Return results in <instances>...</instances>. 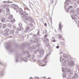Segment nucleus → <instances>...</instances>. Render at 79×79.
Wrapping results in <instances>:
<instances>
[{
	"mask_svg": "<svg viewBox=\"0 0 79 79\" xmlns=\"http://www.w3.org/2000/svg\"><path fill=\"white\" fill-rule=\"evenodd\" d=\"M25 19L27 21H28V20H29L31 22V23H34V19L31 17L28 16H25Z\"/></svg>",
	"mask_w": 79,
	"mask_h": 79,
	"instance_id": "nucleus-1",
	"label": "nucleus"
},
{
	"mask_svg": "<svg viewBox=\"0 0 79 79\" xmlns=\"http://www.w3.org/2000/svg\"><path fill=\"white\" fill-rule=\"evenodd\" d=\"M73 3V2H72V1H71V0H67L66 1V5L65 6V8H66V7H67L66 6H68L70 4H71V5H72Z\"/></svg>",
	"mask_w": 79,
	"mask_h": 79,
	"instance_id": "nucleus-2",
	"label": "nucleus"
},
{
	"mask_svg": "<svg viewBox=\"0 0 79 79\" xmlns=\"http://www.w3.org/2000/svg\"><path fill=\"white\" fill-rule=\"evenodd\" d=\"M67 61H68V64H70V65H73L74 63L73 61H71V57H68L67 59Z\"/></svg>",
	"mask_w": 79,
	"mask_h": 79,
	"instance_id": "nucleus-3",
	"label": "nucleus"
},
{
	"mask_svg": "<svg viewBox=\"0 0 79 79\" xmlns=\"http://www.w3.org/2000/svg\"><path fill=\"white\" fill-rule=\"evenodd\" d=\"M17 12L19 13H20V14L21 15H22V18L23 17V15H24V12L22 10V9H19L17 10Z\"/></svg>",
	"mask_w": 79,
	"mask_h": 79,
	"instance_id": "nucleus-4",
	"label": "nucleus"
},
{
	"mask_svg": "<svg viewBox=\"0 0 79 79\" xmlns=\"http://www.w3.org/2000/svg\"><path fill=\"white\" fill-rule=\"evenodd\" d=\"M61 22H60L59 25V29H60V30H61V28H62V27H61V26H62V25H61Z\"/></svg>",
	"mask_w": 79,
	"mask_h": 79,
	"instance_id": "nucleus-5",
	"label": "nucleus"
},
{
	"mask_svg": "<svg viewBox=\"0 0 79 79\" xmlns=\"http://www.w3.org/2000/svg\"><path fill=\"white\" fill-rule=\"evenodd\" d=\"M40 54L41 55H44V51L43 50H41L40 52Z\"/></svg>",
	"mask_w": 79,
	"mask_h": 79,
	"instance_id": "nucleus-6",
	"label": "nucleus"
},
{
	"mask_svg": "<svg viewBox=\"0 0 79 79\" xmlns=\"http://www.w3.org/2000/svg\"><path fill=\"white\" fill-rule=\"evenodd\" d=\"M14 10H18V7L17 6H14Z\"/></svg>",
	"mask_w": 79,
	"mask_h": 79,
	"instance_id": "nucleus-7",
	"label": "nucleus"
},
{
	"mask_svg": "<svg viewBox=\"0 0 79 79\" xmlns=\"http://www.w3.org/2000/svg\"><path fill=\"white\" fill-rule=\"evenodd\" d=\"M4 31L6 32H8L10 31V29L8 28H6L5 30Z\"/></svg>",
	"mask_w": 79,
	"mask_h": 79,
	"instance_id": "nucleus-8",
	"label": "nucleus"
},
{
	"mask_svg": "<svg viewBox=\"0 0 79 79\" xmlns=\"http://www.w3.org/2000/svg\"><path fill=\"white\" fill-rule=\"evenodd\" d=\"M70 12L71 13H74L75 12V11L74 9H72L70 10Z\"/></svg>",
	"mask_w": 79,
	"mask_h": 79,
	"instance_id": "nucleus-9",
	"label": "nucleus"
},
{
	"mask_svg": "<svg viewBox=\"0 0 79 79\" xmlns=\"http://www.w3.org/2000/svg\"><path fill=\"white\" fill-rule=\"evenodd\" d=\"M6 24H3L2 25V28L3 29H5V28H6Z\"/></svg>",
	"mask_w": 79,
	"mask_h": 79,
	"instance_id": "nucleus-10",
	"label": "nucleus"
},
{
	"mask_svg": "<svg viewBox=\"0 0 79 79\" xmlns=\"http://www.w3.org/2000/svg\"><path fill=\"white\" fill-rule=\"evenodd\" d=\"M9 35V34H8V33H5L4 34V36H8Z\"/></svg>",
	"mask_w": 79,
	"mask_h": 79,
	"instance_id": "nucleus-11",
	"label": "nucleus"
},
{
	"mask_svg": "<svg viewBox=\"0 0 79 79\" xmlns=\"http://www.w3.org/2000/svg\"><path fill=\"white\" fill-rule=\"evenodd\" d=\"M13 18V16L12 15H10L9 17V19H12Z\"/></svg>",
	"mask_w": 79,
	"mask_h": 79,
	"instance_id": "nucleus-12",
	"label": "nucleus"
},
{
	"mask_svg": "<svg viewBox=\"0 0 79 79\" xmlns=\"http://www.w3.org/2000/svg\"><path fill=\"white\" fill-rule=\"evenodd\" d=\"M14 32L15 31H14V30H11L10 31V34H13Z\"/></svg>",
	"mask_w": 79,
	"mask_h": 79,
	"instance_id": "nucleus-13",
	"label": "nucleus"
},
{
	"mask_svg": "<svg viewBox=\"0 0 79 79\" xmlns=\"http://www.w3.org/2000/svg\"><path fill=\"white\" fill-rule=\"evenodd\" d=\"M77 13L78 15H79V8H78L77 9Z\"/></svg>",
	"mask_w": 79,
	"mask_h": 79,
	"instance_id": "nucleus-14",
	"label": "nucleus"
},
{
	"mask_svg": "<svg viewBox=\"0 0 79 79\" xmlns=\"http://www.w3.org/2000/svg\"><path fill=\"white\" fill-rule=\"evenodd\" d=\"M62 76L63 77H66V73L62 74Z\"/></svg>",
	"mask_w": 79,
	"mask_h": 79,
	"instance_id": "nucleus-15",
	"label": "nucleus"
},
{
	"mask_svg": "<svg viewBox=\"0 0 79 79\" xmlns=\"http://www.w3.org/2000/svg\"><path fill=\"white\" fill-rule=\"evenodd\" d=\"M47 30L45 29H44L43 31V33L44 34H46V33H47Z\"/></svg>",
	"mask_w": 79,
	"mask_h": 79,
	"instance_id": "nucleus-16",
	"label": "nucleus"
},
{
	"mask_svg": "<svg viewBox=\"0 0 79 79\" xmlns=\"http://www.w3.org/2000/svg\"><path fill=\"white\" fill-rule=\"evenodd\" d=\"M18 31H21V30H22V28L21 27H18L17 28Z\"/></svg>",
	"mask_w": 79,
	"mask_h": 79,
	"instance_id": "nucleus-17",
	"label": "nucleus"
},
{
	"mask_svg": "<svg viewBox=\"0 0 79 79\" xmlns=\"http://www.w3.org/2000/svg\"><path fill=\"white\" fill-rule=\"evenodd\" d=\"M10 15V13L9 12H7L6 13V15H7V16H9V15Z\"/></svg>",
	"mask_w": 79,
	"mask_h": 79,
	"instance_id": "nucleus-18",
	"label": "nucleus"
},
{
	"mask_svg": "<svg viewBox=\"0 0 79 79\" xmlns=\"http://www.w3.org/2000/svg\"><path fill=\"white\" fill-rule=\"evenodd\" d=\"M1 21H2V22H4L5 21V19L4 18H2V19H1Z\"/></svg>",
	"mask_w": 79,
	"mask_h": 79,
	"instance_id": "nucleus-19",
	"label": "nucleus"
},
{
	"mask_svg": "<svg viewBox=\"0 0 79 79\" xmlns=\"http://www.w3.org/2000/svg\"><path fill=\"white\" fill-rule=\"evenodd\" d=\"M15 20L14 19H13L11 20L10 21V22L11 23H13V22H15Z\"/></svg>",
	"mask_w": 79,
	"mask_h": 79,
	"instance_id": "nucleus-20",
	"label": "nucleus"
},
{
	"mask_svg": "<svg viewBox=\"0 0 79 79\" xmlns=\"http://www.w3.org/2000/svg\"><path fill=\"white\" fill-rule=\"evenodd\" d=\"M66 12H69V8H67L66 10Z\"/></svg>",
	"mask_w": 79,
	"mask_h": 79,
	"instance_id": "nucleus-21",
	"label": "nucleus"
},
{
	"mask_svg": "<svg viewBox=\"0 0 79 79\" xmlns=\"http://www.w3.org/2000/svg\"><path fill=\"white\" fill-rule=\"evenodd\" d=\"M26 30L27 31H29V27H27L26 29Z\"/></svg>",
	"mask_w": 79,
	"mask_h": 79,
	"instance_id": "nucleus-22",
	"label": "nucleus"
},
{
	"mask_svg": "<svg viewBox=\"0 0 79 79\" xmlns=\"http://www.w3.org/2000/svg\"><path fill=\"white\" fill-rule=\"evenodd\" d=\"M6 47L7 49H8V48H9V47H10V46L9 45H8L7 46H6Z\"/></svg>",
	"mask_w": 79,
	"mask_h": 79,
	"instance_id": "nucleus-23",
	"label": "nucleus"
},
{
	"mask_svg": "<svg viewBox=\"0 0 79 79\" xmlns=\"http://www.w3.org/2000/svg\"><path fill=\"white\" fill-rule=\"evenodd\" d=\"M19 26L20 27H21V26H22V23H19Z\"/></svg>",
	"mask_w": 79,
	"mask_h": 79,
	"instance_id": "nucleus-24",
	"label": "nucleus"
},
{
	"mask_svg": "<svg viewBox=\"0 0 79 79\" xmlns=\"http://www.w3.org/2000/svg\"><path fill=\"white\" fill-rule=\"evenodd\" d=\"M23 61H25V62H26V61H27V58H25L24 59H23Z\"/></svg>",
	"mask_w": 79,
	"mask_h": 79,
	"instance_id": "nucleus-25",
	"label": "nucleus"
},
{
	"mask_svg": "<svg viewBox=\"0 0 79 79\" xmlns=\"http://www.w3.org/2000/svg\"><path fill=\"white\" fill-rule=\"evenodd\" d=\"M74 75L75 76V77H76L77 78V73H74Z\"/></svg>",
	"mask_w": 79,
	"mask_h": 79,
	"instance_id": "nucleus-26",
	"label": "nucleus"
},
{
	"mask_svg": "<svg viewBox=\"0 0 79 79\" xmlns=\"http://www.w3.org/2000/svg\"><path fill=\"white\" fill-rule=\"evenodd\" d=\"M60 61H61V62L62 61H63V59L61 58V57H60Z\"/></svg>",
	"mask_w": 79,
	"mask_h": 79,
	"instance_id": "nucleus-27",
	"label": "nucleus"
},
{
	"mask_svg": "<svg viewBox=\"0 0 79 79\" xmlns=\"http://www.w3.org/2000/svg\"><path fill=\"white\" fill-rule=\"evenodd\" d=\"M70 9V8H73V6H68V8Z\"/></svg>",
	"mask_w": 79,
	"mask_h": 79,
	"instance_id": "nucleus-28",
	"label": "nucleus"
},
{
	"mask_svg": "<svg viewBox=\"0 0 79 79\" xmlns=\"http://www.w3.org/2000/svg\"><path fill=\"white\" fill-rule=\"evenodd\" d=\"M63 56L64 57H65V58H67V57L66 56V55L65 54H64L63 55Z\"/></svg>",
	"mask_w": 79,
	"mask_h": 79,
	"instance_id": "nucleus-29",
	"label": "nucleus"
},
{
	"mask_svg": "<svg viewBox=\"0 0 79 79\" xmlns=\"http://www.w3.org/2000/svg\"><path fill=\"white\" fill-rule=\"evenodd\" d=\"M72 18L73 19H75V16H74V15H73Z\"/></svg>",
	"mask_w": 79,
	"mask_h": 79,
	"instance_id": "nucleus-30",
	"label": "nucleus"
},
{
	"mask_svg": "<svg viewBox=\"0 0 79 79\" xmlns=\"http://www.w3.org/2000/svg\"><path fill=\"white\" fill-rule=\"evenodd\" d=\"M42 56L40 54V55H38V57L39 58H40V57H41V56Z\"/></svg>",
	"mask_w": 79,
	"mask_h": 79,
	"instance_id": "nucleus-31",
	"label": "nucleus"
},
{
	"mask_svg": "<svg viewBox=\"0 0 79 79\" xmlns=\"http://www.w3.org/2000/svg\"><path fill=\"white\" fill-rule=\"evenodd\" d=\"M34 79H39V77H35Z\"/></svg>",
	"mask_w": 79,
	"mask_h": 79,
	"instance_id": "nucleus-32",
	"label": "nucleus"
},
{
	"mask_svg": "<svg viewBox=\"0 0 79 79\" xmlns=\"http://www.w3.org/2000/svg\"><path fill=\"white\" fill-rule=\"evenodd\" d=\"M35 42H38V40L37 39H35V40L34 41Z\"/></svg>",
	"mask_w": 79,
	"mask_h": 79,
	"instance_id": "nucleus-33",
	"label": "nucleus"
},
{
	"mask_svg": "<svg viewBox=\"0 0 79 79\" xmlns=\"http://www.w3.org/2000/svg\"><path fill=\"white\" fill-rule=\"evenodd\" d=\"M74 6V7L76 8V7L77 6V4L76 3H75Z\"/></svg>",
	"mask_w": 79,
	"mask_h": 79,
	"instance_id": "nucleus-34",
	"label": "nucleus"
},
{
	"mask_svg": "<svg viewBox=\"0 0 79 79\" xmlns=\"http://www.w3.org/2000/svg\"><path fill=\"white\" fill-rule=\"evenodd\" d=\"M34 47L35 48H34ZM32 48H33V49H35V48H36V47H35V46H33Z\"/></svg>",
	"mask_w": 79,
	"mask_h": 79,
	"instance_id": "nucleus-35",
	"label": "nucleus"
},
{
	"mask_svg": "<svg viewBox=\"0 0 79 79\" xmlns=\"http://www.w3.org/2000/svg\"><path fill=\"white\" fill-rule=\"evenodd\" d=\"M6 11L7 12H8L9 11H10V10L9 9V8H7L6 9Z\"/></svg>",
	"mask_w": 79,
	"mask_h": 79,
	"instance_id": "nucleus-36",
	"label": "nucleus"
},
{
	"mask_svg": "<svg viewBox=\"0 0 79 79\" xmlns=\"http://www.w3.org/2000/svg\"><path fill=\"white\" fill-rule=\"evenodd\" d=\"M1 27H2V23H0V29H1Z\"/></svg>",
	"mask_w": 79,
	"mask_h": 79,
	"instance_id": "nucleus-37",
	"label": "nucleus"
},
{
	"mask_svg": "<svg viewBox=\"0 0 79 79\" xmlns=\"http://www.w3.org/2000/svg\"><path fill=\"white\" fill-rule=\"evenodd\" d=\"M62 37H61V36H59V39L60 40H61V39Z\"/></svg>",
	"mask_w": 79,
	"mask_h": 79,
	"instance_id": "nucleus-38",
	"label": "nucleus"
},
{
	"mask_svg": "<svg viewBox=\"0 0 79 79\" xmlns=\"http://www.w3.org/2000/svg\"><path fill=\"white\" fill-rule=\"evenodd\" d=\"M15 33L17 34H19V32H18V31H17L15 32Z\"/></svg>",
	"mask_w": 79,
	"mask_h": 79,
	"instance_id": "nucleus-39",
	"label": "nucleus"
},
{
	"mask_svg": "<svg viewBox=\"0 0 79 79\" xmlns=\"http://www.w3.org/2000/svg\"><path fill=\"white\" fill-rule=\"evenodd\" d=\"M48 54L47 56L45 57V59H47V56H48Z\"/></svg>",
	"mask_w": 79,
	"mask_h": 79,
	"instance_id": "nucleus-40",
	"label": "nucleus"
},
{
	"mask_svg": "<svg viewBox=\"0 0 79 79\" xmlns=\"http://www.w3.org/2000/svg\"><path fill=\"white\" fill-rule=\"evenodd\" d=\"M72 79H75V77H74V76L72 77Z\"/></svg>",
	"mask_w": 79,
	"mask_h": 79,
	"instance_id": "nucleus-41",
	"label": "nucleus"
},
{
	"mask_svg": "<svg viewBox=\"0 0 79 79\" xmlns=\"http://www.w3.org/2000/svg\"><path fill=\"white\" fill-rule=\"evenodd\" d=\"M2 10L1 9H0V13H2Z\"/></svg>",
	"mask_w": 79,
	"mask_h": 79,
	"instance_id": "nucleus-42",
	"label": "nucleus"
},
{
	"mask_svg": "<svg viewBox=\"0 0 79 79\" xmlns=\"http://www.w3.org/2000/svg\"><path fill=\"white\" fill-rule=\"evenodd\" d=\"M47 37V35L46 34L44 35V37Z\"/></svg>",
	"mask_w": 79,
	"mask_h": 79,
	"instance_id": "nucleus-43",
	"label": "nucleus"
},
{
	"mask_svg": "<svg viewBox=\"0 0 79 79\" xmlns=\"http://www.w3.org/2000/svg\"><path fill=\"white\" fill-rule=\"evenodd\" d=\"M56 48H59V46H57L56 47Z\"/></svg>",
	"mask_w": 79,
	"mask_h": 79,
	"instance_id": "nucleus-44",
	"label": "nucleus"
},
{
	"mask_svg": "<svg viewBox=\"0 0 79 79\" xmlns=\"http://www.w3.org/2000/svg\"><path fill=\"white\" fill-rule=\"evenodd\" d=\"M30 26H33V24H32L30 23Z\"/></svg>",
	"mask_w": 79,
	"mask_h": 79,
	"instance_id": "nucleus-45",
	"label": "nucleus"
},
{
	"mask_svg": "<svg viewBox=\"0 0 79 79\" xmlns=\"http://www.w3.org/2000/svg\"><path fill=\"white\" fill-rule=\"evenodd\" d=\"M8 25L9 26V27H11V25L10 24H9Z\"/></svg>",
	"mask_w": 79,
	"mask_h": 79,
	"instance_id": "nucleus-46",
	"label": "nucleus"
},
{
	"mask_svg": "<svg viewBox=\"0 0 79 79\" xmlns=\"http://www.w3.org/2000/svg\"><path fill=\"white\" fill-rule=\"evenodd\" d=\"M67 79H71V78L70 77H69L67 78Z\"/></svg>",
	"mask_w": 79,
	"mask_h": 79,
	"instance_id": "nucleus-47",
	"label": "nucleus"
},
{
	"mask_svg": "<svg viewBox=\"0 0 79 79\" xmlns=\"http://www.w3.org/2000/svg\"><path fill=\"white\" fill-rule=\"evenodd\" d=\"M65 64H66V62L64 61V66H65Z\"/></svg>",
	"mask_w": 79,
	"mask_h": 79,
	"instance_id": "nucleus-48",
	"label": "nucleus"
},
{
	"mask_svg": "<svg viewBox=\"0 0 79 79\" xmlns=\"http://www.w3.org/2000/svg\"><path fill=\"white\" fill-rule=\"evenodd\" d=\"M77 4H78V5H79V1H77Z\"/></svg>",
	"mask_w": 79,
	"mask_h": 79,
	"instance_id": "nucleus-49",
	"label": "nucleus"
},
{
	"mask_svg": "<svg viewBox=\"0 0 79 79\" xmlns=\"http://www.w3.org/2000/svg\"><path fill=\"white\" fill-rule=\"evenodd\" d=\"M45 26H47V23H45Z\"/></svg>",
	"mask_w": 79,
	"mask_h": 79,
	"instance_id": "nucleus-50",
	"label": "nucleus"
},
{
	"mask_svg": "<svg viewBox=\"0 0 79 79\" xmlns=\"http://www.w3.org/2000/svg\"><path fill=\"white\" fill-rule=\"evenodd\" d=\"M46 65V64H45L44 65H42V66H45Z\"/></svg>",
	"mask_w": 79,
	"mask_h": 79,
	"instance_id": "nucleus-51",
	"label": "nucleus"
},
{
	"mask_svg": "<svg viewBox=\"0 0 79 79\" xmlns=\"http://www.w3.org/2000/svg\"><path fill=\"white\" fill-rule=\"evenodd\" d=\"M38 62L40 63V60H38Z\"/></svg>",
	"mask_w": 79,
	"mask_h": 79,
	"instance_id": "nucleus-52",
	"label": "nucleus"
},
{
	"mask_svg": "<svg viewBox=\"0 0 79 79\" xmlns=\"http://www.w3.org/2000/svg\"><path fill=\"white\" fill-rule=\"evenodd\" d=\"M52 42H55V40H52Z\"/></svg>",
	"mask_w": 79,
	"mask_h": 79,
	"instance_id": "nucleus-53",
	"label": "nucleus"
},
{
	"mask_svg": "<svg viewBox=\"0 0 79 79\" xmlns=\"http://www.w3.org/2000/svg\"><path fill=\"white\" fill-rule=\"evenodd\" d=\"M46 39L47 41H48V38H46Z\"/></svg>",
	"mask_w": 79,
	"mask_h": 79,
	"instance_id": "nucleus-54",
	"label": "nucleus"
},
{
	"mask_svg": "<svg viewBox=\"0 0 79 79\" xmlns=\"http://www.w3.org/2000/svg\"><path fill=\"white\" fill-rule=\"evenodd\" d=\"M27 57H28V58H30V56H29V55H28L27 56Z\"/></svg>",
	"mask_w": 79,
	"mask_h": 79,
	"instance_id": "nucleus-55",
	"label": "nucleus"
},
{
	"mask_svg": "<svg viewBox=\"0 0 79 79\" xmlns=\"http://www.w3.org/2000/svg\"><path fill=\"white\" fill-rule=\"evenodd\" d=\"M32 60L33 61H35V60H34V59H33Z\"/></svg>",
	"mask_w": 79,
	"mask_h": 79,
	"instance_id": "nucleus-56",
	"label": "nucleus"
},
{
	"mask_svg": "<svg viewBox=\"0 0 79 79\" xmlns=\"http://www.w3.org/2000/svg\"><path fill=\"white\" fill-rule=\"evenodd\" d=\"M45 63H47V62H48L47 61H45Z\"/></svg>",
	"mask_w": 79,
	"mask_h": 79,
	"instance_id": "nucleus-57",
	"label": "nucleus"
},
{
	"mask_svg": "<svg viewBox=\"0 0 79 79\" xmlns=\"http://www.w3.org/2000/svg\"><path fill=\"white\" fill-rule=\"evenodd\" d=\"M52 39H53V40L55 39V38H54V37H52Z\"/></svg>",
	"mask_w": 79,
	"mask_h": 79,
	"instance_id": "nucleus-58",
	"label": "nucleus"
},
{
	"mask_svg": "<svg viewBox=\"0 0 79 79\" xmlns=\"http://www.w3.org/2000/svg\"><path fill=\"white\" fill-rule=\"evenodd\" d=\"M48 79H51V78L50 77H49L48 78Z\"/></svg>",
	"mask_w": 79,
	"mask_h": 79,
	"instance_id": "nucleus-59",
	"label": "nucleus"
},
{
	"mask_svg": "<svg viewBox=\"0 0 79 79\" xmlns=\"http://www.w3.org/2000/svg\"><path fill=\"white\" fill-rule=\"evenodd\" d=\"M18 61L17 59L16 60V62H18Z\"/></svg>",
	"mask_w": 79,
	"mask_h": 79,
	"instance_id": "nucleus-60",
	"label": "nucleus"
},
{
	"mask_svg": "<svg viewBox=\"0 0 79 79\" xmlns=\"http://www.w3.org/2000/svg\"><path fill=\"white\" fill-rule=\"evenodd\" d=\"M70 75H72V74H73V73H70Z\"/></svg>",
	"mask_w": 79,
	"mask_h": 79,
	"instance_id": "nucleus-61",
	"label": "nucleus"
},
{
	"mask_svg": "<svg viewBox=\"0 0 79 79\" xmlns=\"http://www.w3.org/2000/svg\"><path fill=\"white\" fill-rule=\"evenodd\" d=\"M6 1H4V2H4V3H6Z\"/></svg>",
	"mask_w": 79,
	"mask_h": 79,
	"instance_id": "nucleus-62",
	"label": "nucleus"
},
{
	"mask_svg": "<svg viewBox=\"0 0 79 79\" xmlns=\"http://www.w3.org/2000/svg\"><path fill=\"white\" fill-rule=\"evenodd\" d=\"M26 15H28L27 14H26Z\"/></svg>",
	"mask_w": 79,
	"mask_h": 79,
	"instance_id": "nucleus-63",
	"label": "nucleus"
},
{
	"mask_svg": "<svg viewBox=\"0 0 79 79\" xmlns=\"http://www.w3.org/2000/svg\"><path fill=\"white\" fill-rule=\"evenodd\" d=\"M52 3H53V1H52Z\"/></svg>",
	"mask_w": 79,
	"mask_h": 79,
	"instance_id": "nucleus-64",
	"label": "nucleus"
}]
</instances>
